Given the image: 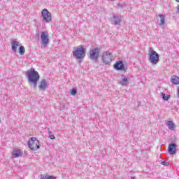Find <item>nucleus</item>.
I'll list each match as a JSON object with an SVG mask.
<instances>
[{
    "label": "nucleus",
    "mask_w": 179,
    "mask_h": 179,
    "mask_svg": "<svg viewBox=\"0 0 179 179\" xmlns=\"http://www.w3.org/2000/svg\"><path fill=\"white\" fill-rule=\"evenodd\" d=\"M158 16L159 17V26H163L166 23V16L163 14H159Z\"/></svg>",
    "instance_id": "16"
},
{
    "label": "nucleus",
    "mask_w": 179,
    "mask_h": 179,
    "mask_svg": "<svg viewBox=\"0 0 179 179\" xmlns=\"http://www.w3.org/2000/svg\"><path fill=\"white\" fill-rule=\"evenodd\" d=\"M42 179H44V178H42Z\"/></svg>",
    "instance_id": "29"
},
{
    "label": "nucleus",
    "mask_w": 179,
    "mask_h": 179,
    "mask_svg": "<svg viewBox=\"0 0 179 179\" xmlns=\"http://www.w3.org/2000/svg\"><path fill=\"white\" fill-rule=\"evenodd\" d=\"M166 125L170 131H174V129H176V124L171 120L168 121Z\"/></svg>",
    "instance_id": "15"
},
{
    "label": "nucleus",
    "mask_w": 179,
    "mask_h": 179,
    "mask_svg": "<svg viewBox=\"0 0 179 179\" xmlns=\"http://www.w3.org/2000/svg\"><path fill=\"white\" fill-rule=\"evenodd\" d=\"M86 56V50L82 45L77 47L76 50L73 51V57L76 59H83Z\"/></svg>",
    "instance_id": "2"
},
{
    "label": "nucleus",
    "mask_w": 179,
    "mask_h": 179,
    "mask_svg": "<svg viewBox=\"0 0 179 179\" xmlns=\"http://www.w3.org/2000/svg\"><path fill=\"white\" fill-rule=\"evenodd\" d=\"M171 82L173 85H179V78L178 76H173L171 78Z\"/></svg>",
    "instance_id": "17"
},
{
    "label": "nucleus",
    "mask_w": 179,
    "mask_h": 179,
    "mask_svg": "<svg viewBox=\"0 0 179 179\" xmlns=\"http://www.w3.org/2000/svg\"><path fill=\"white\" fill-rule=\"evenodd\" d=\"M49 138L50 139H55V136L53 135L52 132L49 131Z\"/></svg>",
    "instance_id": "22"
},
{
    "label": "nucleus",
    "mask_w": 179,
    "mask_h": 179,
    "mask_svg": "<svg viewBox=\"0 0 179 179\" xmlns=\"http://www.w3.org/2000/svg\"><path fill=\"white\" fill-rule=\"evenodd\" d=\"M161 97H162L163 100H164L165 101H167L169 99H170V95L166 96V94L161 93Z\"/></svg>",
    "instance_id": "20"
},
{
    "label": "nucleus",
    "mask_w": 179,
    "mask_h": 179,
    "mask_svg": "<svg viewBox=\"0 0 179 179\" xmlns=\"http://www.w3.org/2000/svg\"><path fill=\"white\" fill-rule=\"evenodd\" d=\"M45 179H57V178L54 176H45Z\"/></svg>",
    "instance_id": "23"
},
{
    "label": "nucleus",
    "mask_w": 179,
    "mask_h": 179,
    "mask_svg": "<svg viewBox=\"0 0 179 179\" xmlns=\"http://www.w3.org/2000/svg\"><path fill=\"white\" fill-rule=\"evenodd\" d=\"M161 164H162V166H169V162L163 161L161 162Z\"/></svg>",
    "instance_id": "24"
},
{
    "label": "nucleus",
    "mask_w": 179,
    "mask_h": 179,
    "mask_svg": "<svg viewBox=\"0 0 179 179\" xmlns=\"http://www.w3.org/2000/svg\"><path fill=\"white\" fill-rule=\"evenodd\" d=\"M76 93H78V90H76V89H75V88H73L71 90V94H72V96H75V94H76Z\"/></svg>",
    "instance_id": "21"
},
{
    "label": "nucleus",
    "mask_w": 179,
    "mask_h": 179,
    "mask_svg": "<svg viewBox=\"0 0 179 179\" xmlns=\"http://www.w3.org/2000/svg\"><path fill=\"white\" fill-rule=\"evenodd\" d=\"M113 68L116 71H125V66L124 65V62L122 61H117L113 66Z\"/></svg>",
    "instance_id": "10"
},
{
    "label": "nucleus",
    "mask_w": 179,
    "mask_h": 179,
    "mask_svg": "<svg viewBox=\"0 0 179 179\" xmlns=\"http://www.w3.org/2000/svg\"><path fill=\"white\" fill-rule=\"evenodd\" d=\"M28 148H29L31 150L36 152V150L40 149V142L36 137H31L28 141Z\"/></svg>",
    "instance_id": "3"
},
{
    "label": "nucleus",
    "mask_w": 179,
    "mask_h": 179,
    "mask_svg": "<svg viewBox=\"0 0 179 179\" xmlns=\"http://www.w3.org/2000/svg\"><path fill=\"white\" fill-rule=\"evenodd\" d=\"M121 22H122V17H121V15H113V17L110 18V23L112 24H114L115 26L120 24Z\"/></svg>",
    "instance_id": "9"
},
{
    "label": "nucleus",
    "mask_w": 179,
    "mask_h": 179,
    "mask_svg": "<svg viewBox=\"0 0 179 179\" xmlns=\"http://www.w3.org/2000/svg\"><path fill=\"white\" fill-rule=\"evenodd\" d=\"M99 57H100V49L95 48L90 50V58L92 59V61H95V62H97V61H99Z\"/></svg>",
    "instance_id": "6"
},
{
    "label": "nucleus",
    "mask_w": 179,
    "mask_h": 179,
    "mask_svg": "<svg viewBox=\"0 0 179 179\" xmlns=\"http://www.w3.org/2000/svg\"><path fill=\"white\" fill-rule=\"evenodd\" d=\"M176 143H171L168 148V152L169 155H175L176 154Z\"/></svg>",
    "instance_id": "13"
},
{
    "label": "nucleus",
    "mask_w": 179,
    "mask_h": 179,
    "mask_svg": "<svg viewBox=\"0 0 179 179\" xmlns=\"http://www.w3.org/2000/svg\"><path fill=\"white\" fill-rule=\"evenodd\" d=\"M20 43L19 41H16V39H13L11 41V48L13 51V52H16L17 51V47H19Z\"/></svg>",
    "instance_id": "12"
},
{
    "label": "nucleus",
    "mask_w": 179,
    "mask_h": 179,
    "mask_svg": "<svg viewBox=\"0 0 179 179\" xmlns=\"http://www.w3.org/2000/svg\"><path fill=\"white\" fill-rule=\"evenodd\" d=\"M26 75L28 78L29 85L36 89L37 86V82H38V79H40V75L38 72L32 69L31 71H27Z\"/></svg>",
    "instance_id": "1"
},
{
    "label": "nucleus",
    "mask_w": 179,
    "mask_h": 179,
    "mask_svg": "<svg viewBox=\"0 0 179 179\" xmlns=\"http://www.w3.org/2000/svg\"><path fill=\"white\" fill-rule=\"evenodd\" d=\"M120 83L122 86H127L128 85V77L124 76Z\"/></svg>",
    "instance_id": "18"
},
{
    "label": "nucleus",
    "mask_w": 179,
    "mask_h": 179,
    "mask_svg": "<svg viewBox=\"0 0 179 179\" xmlns=\"http://www.w3.org/2000/svg\"><path fill=\"white\" fill-rule=\"evenodd\" d=\"M131 179H135V178H134V176H131Z\"/></svg>",
    "instance_id": "26"
},
{
    "label": "nucleus",
    "mask_w": 179,
    "mask_h": 179,
    "mask_svg": "<svg viewBox=\"0 0 179 179\" xmlns=\"http://www.w3.org/2000/svg\"><path fill=\"white\" fill-rule=\"evenodd\" d=\"M149 61L152 65H157L159 64V55L156 51L153 50L152 48H150Z\"/></svg>",
    "instance_id": "4"
},
{
    "label": "nucleus",
    "mask_w": 179,
    "mask_h": 179,
    "mask_svg": "<svg viewBox=\"0 0 179 179\" xmlns=\"http://www.w3.org/2000/svg\"><path fill=\"white\" fill-rule=\"evenodd\" d=\"M178 12H179V5H178Z\"/></svg>",
    "instance_id": "27"
},
{
    "label": "nucleus",
    "mask_w": 179,
    "mask_h": 179,
    "mask_svg": "<svg viewBox=\"0 0 179 179\" xmlns=\"http://www.w3.org/2000/svg\"><path fill=\"white\" fill-rule=\"evenodd\" d=\"M118 7H119V8H121V4H118Z\"/></svg>",
    "instance_id": "25"
},
{
    "label": "nucleus",
    "mask_w": 179,
    "mask_h": 179,
    "mask_svg": "<svg viewBox=\"0 0 179 179\" xmlns=\"http://www.w3.org/2000/svg\"><path fill=\"white\" fill-rule=\"evenodd\" d=\"M176 2H178V3H179V0H176Z\"/></svg>",
    "instance_id": "28"
},
{
    "label": "nucleus",
    "mask_w": 179,
    "mask_h": 179,
    "mask_svg": "<svg viewBox=\"0 0 179 179\" xmlns=\"http://www.w3.org/2000/svg\"><path fill=\"white\" fill-rule=\"evenodd\" d=\"M41 16L46 23H50L52 20L51 13L47 8L42 10Z\"/></svg>",
    "instance_id": "7"
},
{
    "label": "nucleus",
    "mask_w": 179,
    "mask_h": 179,
    "mask_svg": "<svg viewBox=\"0 0 179 179\" xmlns=\"http://www.w3.org/2000/svg\"><path fill=\"white\" fill-rule=\"evenodd\" d=\"M102 62L105 65H110L113 61H114V55L113 53L106 51L104 52L101 56Z\"/></svg>",
    "instance_id": "5"
},
{
    "label": "nucleus",
    "mask_w": 179,
    "mask_h": 179,
    "mask_svg": "<svg viewBox=\"0 0 179 179\" xmlns=\"http://www.w3.org/2000/svg\"><path fill=\"white\" fill-rule=\"evenodd\" d=\"M13 157L15 159L16 157H22L23 152L20 150H15L13 151Z\"/></svg>",
    "instance_id": "14"
},
{
    "label": "nucleus",
    "mask_w": 179,
    "mask_h": 179,
    "mask_svg": "<svg viewBox=\"0 0 179 179\" xmlns=\"http://www.w3.org/2000/svg\"><path fill=\"white\" fill-rule=\"evenodd\" d=\"M41 45H47L50 43L48 31H42L41 35Z\"/></svg>",
    "instance_id": "8"
},
{
    "label": "nucleus",
    "mask_w": 179,
    "mask_h": 179,
    "mask_svg": "<svg viewBox=\"0 0 179 179\" xmlns=\"http://www.w3.org/2000/svg\"><path fill=\"white\" fill-rule=\"evenodd\" d=\"M25 49H24V46L21 45L19 48V54L20 55H24V52H25Z\"/></svg>",
    "instance_id": "19"
},
{
    "label": "nucleus",
    "mask_w": 179,
    "mask_h": 179,
    "mask_svg": "<svg viewBox=\"0 0 179 179\" xmlns=\"http://www.w3.org/2000/svg\"><path fill=\"white\" fill-rule=\"evenodd\" d=\"M48 87V83L47 82V80L43 79L41 80L38 88L40 90H42V92H45L46 89Z\"/></svg>",
    "instance_id": "11"
}]
</instances>
